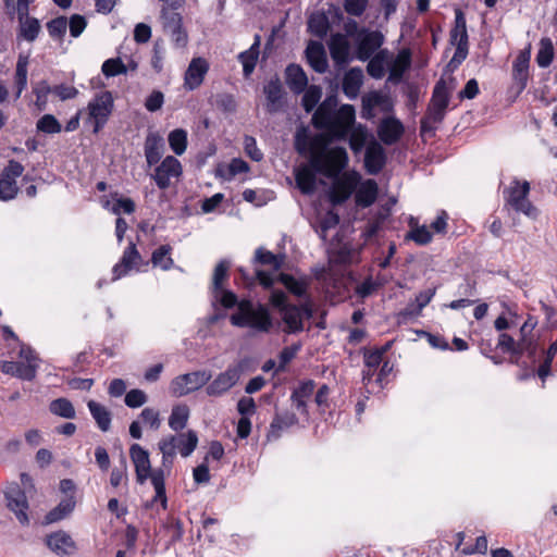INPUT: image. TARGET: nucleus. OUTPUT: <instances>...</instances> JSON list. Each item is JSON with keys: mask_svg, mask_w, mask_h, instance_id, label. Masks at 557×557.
Returning a JSON list of instances; mask_svg holds the SVG:
<instances>
[{"mask_svg": "<svg viewBox=\"0 0 557 557\" xmlns=\"http://www.w3.org/2000/svg\"><path fill=\"white\" fill-rule=\"evenodd\" d=\"M355 120L354 106L343 104L335 110L322 101L313 113L311 122L317 129H325L332 137L344 139L350 132Z\"/></svg>", "mask_w": 557, "mask_h": 557, "instance_id": "f257e3e1", "label": "nucleus"}, {"mask_svg": "<svg viewBox=\"0 0 557 557\" xmlns=\"http://www.w3.org/2000/svg\"><path fill=\"white\" fill-rule=\"evenodd\" d=\"M310 146V164L318 173L329 178H336L346 168L348 154L345 148L327 149V141L323 135H317Z\"/></svg>", "mask_w": 557, "mask_h": 557, "instance_id": "f03ea898", "label": "nucleus"}, {"mask_svg": "<svg viewBox=\"0 0 557 557\" xmlns=\"http://www.w3.org/2000/svg\"><path fill=\"white\" fill-rule=\"evenodd\" d=\"M231 323L239 327H251L260 332H269L272 326L270 314L264 306L253 307L250 300L237 304V312L231 315Z\"/></svg>", "mask_w": 557, "mask_h": 557, "instance_id": "7ed1b4c3", "label": "nucleus"}, {"mask_svg": "<svg viewBox=\"0 0 557 557\" xmlns=\"http://www.w3.org/2000/svg\"><path fill=\"white\" fill-rule=\"evenodd\" d=\"M453 88L454 86L448 87L444 79L435 84L426 113L421 120V133L433 131L435 124L443 121Z\"/></svg>", "mask_w": 557, "mask_h": 557, "instance_id": "20e7f679", "label": "nucleus"}, {"mask_svg": "<svg viewBox=\"0 0 557 557\" xmlns=\"http://www.w3.org/2000/svg\"><path fill=\"white\" fill-rule=\"evenodd\" d=\"M247 368V360L242 359L230 364L225 371L219 373L216 377L207 384L206 394L210 397H221L234 387Z\"/></svg>", "mask_w": 557, "mask_h": 557, "instance_id": "39448f33", "label": "nucleus"}, {"mask_svg": "<svg viewBox=\"0 0 557 557\" xmlns=\"http://www.w3.org/2000/svg\"><path fill=\"white\" fill-rule=\"evenodd\" d=\"M530 183L523 181L520 183L515 180L511 186L504 190L506 202L517 212H521L531 219H536L539 210L529 200Z\"/></svg>", "mask_w": 557, "mask_h": 557, "instance_id": "423d86ee", "label": "nucleus"}, {"mask_svg": "<svg viewBox=\"0 0 557 557\" xmlns=\"http://www.w3.org/2000/svg\"><path fill=\"white\" fill-rule=\"evenodd\" d=\"M114 108V100L111 91L97 94L87 106L88 121L92 123L95 134L99 133L107 124Z\"/></svg>", "mask_w": 557, "mask_h": 557, "instance_id": "0eeeda50", "label": "nucleus"}, {"mask_svg": "<svg viewBox=\"0 0 557 557\" xmlns=\"http://www.w3.org/2000/svg\"><path fill=\"white\" fill-rule=\"evenodd\" d=\"M211 379V372L201 370L176 376L170 385L173 396L182 397L207 385Z\"/></svg>", "mask_w": 557, "mask_h": 557, "instance_id": "6e6552de", "label": "nucleus"}, {"mask_svg": "<svg viewBox=\"0 0 557 557\" xmlns=\"http://www.w3.org/2000/svg\"><path fill=\"white\" fill-rule=\"evenodd\" d=\"M332 180L333 184L330 190V200L336 206L344 203L351 196L359 182V175L357 173H345Z\"/></svg>", "mask_w": 557, "mask_h": 557, "instance_id": "1a4fd4ad", "label": "nucleus"}, {"mask_svg": "<svg viewBox=\"0 0 557 557\" xmlns=\"http://www.w3.org/2000/svg\"><path fill=\"white\" fill-rule=\"evenodd\" d=\"M183 169L181 162L173 156L165 157L159 165L156 166L151 178L160 189L169 188L171 178L180 177Z\"/></svg>", "mask_w": 557, "mask_h": 557, "instance_id": "9d476101", "label": "nucleus"}, {"mask_svg": "<svg viewBox=\"0 0 557 557\" xmlns=\"http://www.w3.org/2000/svg\"><path fill=\"white\" fill-rule=\"evenodd\" d=\"M5 498L8 502V508L14 512L20 523L26 525L29 522L27 516L28 502L25 492L20 487L18 484L14 483L7 487Z\"/></svg>", "mask_w": 557, "mask_h": 557, "instance_id": "9b49d317", "label": "nucleus"}, {"mask_svg": "<svg viewBox=\"0 0 557 557\" xmlns=\"http://www.w3.org/2000/svg\"><path fill=\"white\" fill-rule=\"evenodd\" d=\"M384 44V36L379 30L362 29L359 33L357 58L360 61L369 60Z\"/></svg>", "mask_w": 557, "mask_h": 557, "instance_id": "f8f14e48", "label": "nucleus"}, {"mask_svg": "<svg viewBox=\"0 0 557 557\" xmlns=\"http://www.w3.org/2000/svg\"><path fill=\"white\" fill-rule=\"evenodd\" d=\"M129 456L135 466L137 482L143 484L151 471L149 453L139 444H133L129 448Z\"/></svg>", "mask_w": 557, "mask_h": 557, "instance_id": "ddd939ff", "label": "nucleus"}, {"mask_svg": "<svg viewBox=\"0 0 557 557\" xmlns=\"http://www.w3.org/2000/svg\"><path fill=\"white\" fill-rule=\"evenodd\" d=\"M208 70L209 64L203 58H194L185 72V88L188 90L198 88L202 84Z\"/></svg>", "mask_w": 557, "mask_h": 557, "instance_id": "4468645a", "label": "nucleus"}, {"mask_svg": "<svg viewBox=\"0 0 557 557\" xmlns=\"http://www.w3.org/2000/svg\"><path fill=\"white\" fill-rule=\"evenodd\" d=\"M263 92L267 98L265 109L269 113L273 114L282 110L284 90L277 77L272 78L263 87Z\"/></svg>", "mask_w": 557, "mask_h": 557, "instance_id": "2eb2a0df", "label": "nucleus"}, {"mask_svg": "<svg viewBox=\"0 0 557 557\" xmlns=\"http://www.w3.org/2000/svg\"><path fill=\"white\" fill-rule=\"evenodd\" d=\"M144 150L148 166L158 164L164 152L163 137L158 133H149L145 140Z\"/></svg>", "mask_w": 557, "mask_h": 557, "instance_id": "dca6fc26", "label": "nucleus"}, {"mask_svg": "<svg viewBox=\"0 0 557 557\" xmlns=\"http://www.w3.org/2000/svg\"><path fill=\"white\" fill-rule=\"evenodd\" d=\"M285 324L284 332L288 334L299 333L304 330L302 310L297 305H288L280 311Z\"/></svg>", "mask_w": 557, "mask_h": 557, "instance_id": "f3484780", "label": "nucleus"}, {"mask_svg": "<svg viewBox=\"0 0 557 557\" xmlns=\"http://www.w3.org/2000/svg\"><path fill=\"white\" fill-rule=\"evenodd\" d=\"M377 133L385 145H393L404 134V126L396 117H386L381 122Z\"/></svg>", "mask_w": 557, "mask_h": 557, "instance_id": "a211bd4d", "label": "nucleus"}, {"mask_svg": "<svg viewBox=\"0 0 557 557\" xmlns=\"http://www.w3.org/2000/svg\"><path fill=\"white\" fill-rule=\"evenodd\" d=\"M385 152L383 147L376 143H371L364 153V165L370 174H377L385 164Z\"/></svg>", "mask_w": 557, "mask_h": 557, "instance_id": "6ab92c4d", "label": "nucleus"}, {"mask_svg": "<svg viewBox=\"0 0 557 557\" xmlns=\"http://www.w3.org/2000/svg\"><path fill=\"white\" fill-rule=\"evenodd\" d=\"M306 57L315 72L322 74L327 70L326 53L321 42L311 41L306 49Z\"/></svg>", "mask_w": 557, "mask_h": 557, "instance_id": "aec40b11", "label": "nucleus"}, {"mask_svg": "<svg viewBox=\"0 0 557 557\" xmlns=\"http://www.w3.org/2000/svg\"><path fill=\"white\" fill-rule=\"evenodd\" d=\"M285 75L286 84L294 94L299 95L305 91L308 85V77L300 65L289 64L285 70Z\"/></svg>", "mask_w": 557, "mask_h": 557, "instance_id": "412c9836", "label": "nucleus"}, {"mask_svg": "<svg viewBox=\"0 0 557 557\" xmlns=\"http://www.w3.org/2000/svg\"><path fill=\"white\" fill-rule=\"evenodd\" d=\"M37 368V364H25L14 361H3L1 363V371L3 373L25 381H32L36 377Z\"/></svg>", "mask_w": 557, "mask_h": 557, "instance_id": "4be33fe9", "label": "nucleus"}, {"mask_svg": "<svg viewBox=\"0 0 557 557\" xmlns=\"http://www.w3.org/2000/svg\"><path fill=\"white\" fill-rule=\"evenodd\" d=\"M363 83V72L360 67H351L343 77V92L349 98H357Z\"/></svg>", "mask_w": 557, "mask_h": 557, "instance_id": "5701e85b", "label": "nucleus"}, {"mask_svg": "<svg viewBox=\"0 0 557 557\" xmlns=\"http://www.w3.org/2000/svg\"><path fill=\"white\" fill-rule=\"evenodd\" d=\"M317 173L310 163L309 165H301L296 170L295 181L302 194L310 195L315 190Z\"/></svg>", "mask_w": 557, "mask_h": 557, "instance_id": "b1692460", "label": "nucleus"}, {"mask_svg": "<svg viewBox=\"0 0 557 557\" xmlns=\"http://www.w3.org/2000/svg\"><path fill=\"white\" fill-rule=\"evenodd\" d=\"M330 54L336 64H345L349 59V44L342 34H335L331 37L329 44Z\"/></svg>", "mask_w": 557, "mask_h": 557, "instance_id": "393cba45", "label": "nucleus"}, {"mask_svg": "<svg viewBox=\"0 0 557 557\" xmlns=\"http://www.w3.org/2000/svg\"><path fill=\"white\" fill-rule=\"evenodd\" d=\"M315 383L312 380L301 382L292 393L290 399L296 409L301 413H307V400L312 396Z\"/></svg>", "mask_w": 557, "mask_h": 557, "instance_id": "a878e982", "label": "nucleus"}, {"mask_svg": "<svg viewBox=\"0 0 557 557\" xmlns=\"http://www.w3.org/2000/svg\"><path fill=\"white\" fill-rule=\"evenodd\" d=\"M411 64V54L407 49H403L397 54L396 59L393 61L389 67L388 82L393 84H398L404 73L409 69Z\"/></svg>", "mask_w": 557, "mask_h": 557, "instance_id": "bb28decb", "label": "nucleus"}, {"mask_svg": "<svg viewBox=\"0 0 557 557\" xmlns=\"http://www.w3.org/2000/svg\"><path fill=\"white\" fill-rule=\"evenodd\" d=\"M381 107L384 111H387L391 107L387 96L380 91H370L362 97V116H373L372 111L374 108Z\"/></svg>", "mask_w": 557, "mask_h": 557, "instance_id": "cd10ccee", "label": "nucleus"}, {"mask_svg": "<svg viewBox=\"0 0 557 557\" xmlns=\"http://www.w3.org/2000/svg\"><path fill=\"white\" fill-rule=\"evenodd\" d=\"M259 47H260V36L256 35L255 42L251 47L239 53L238 59L243 64V73L245 77H249L253 72L258 57H259Z\"/></svg>", "mask_w": 557, "mask_h": 557, "instance_id": "c85d7f7f", "label": "nucleus"}, {"mask_svg": "<svg viewBox=\"0 0 557 557\" xmlns=\"http://www.w3.org/2000/svg\"><path fill=\"white\" fill-rule=\"evenodd\" d=\"M46 543L48 547L58 555L69 553V548L74 547L72 537L62 531L55 532L47 536Z\"/></svg>", "mask_w": 557, "mask_h": 557, "instance_id": "c756f323", "label": "nucleus"}, {"mask_svg": "<svg viewBox=\"0 0 557 557\" xmlns=\"http://www.w3.org/2000/svg\"><path fill=\"white\" fill-rule=\"evenodd\" d=\"M87 406H88V409H89L92 418L95 419L98 428L102 432L109 431L110 426H111V420H112V414H111L110 410L107 407H104L103 405H101L95 400H89Z\"/></svg>", "mask_w": 557, "mask_h": 557, "instance_id": "7c9ffc66", "label": "nucleus"}, {"mask_svg": "<svg viewBox=\"0 0 557 557\" xmlns=\"http://www.w3.org/2000/svg\"><path fill=\"white\" fill-rule=\"evenodd\" d=\"M176 449L183 457H188L196 449L198 444L197 433L193 430L175 435Z\"/></svg>", "mask_w": 557, "mask_h": 557, "instance_id": "2f4dec72", "label": "nucleus"}, {"mask_svg": "<svg viewBox=\"0 0 557 557\" xmlns=\"http://www.w3.org/2000/svg\"><path fill=\"white\" fill-rule=\"evenodd\" d=\"M450 42L468 44L467 24L463 12L460 9L455 11V25L450 30Z\"/></svg>", "mask_w": 557, "mask_h": 557, "instance_id": "473e14b6", "label": "nucleus"}, {"mask_svg": "<svg viewBox=\"0 0 557 557\" xmlns=\"http://www.w3.org/2000/svg\"><path fill=\"white\" fill-rule=\"evenodd\" d=\"M529 58L528 53L521 52L513 62V78L519 83L521 90L527 86Z\"/></svg>", "mask_w": 557, "mask_h": 557, "instance_id": "72a5a7b5", "label": "nucleus"}, {"mask_svg": "<svg viewBox=\"0 0 557 557\" xmlns=\"http://www.w3.org/2000/svg\"><path fill=\"white\" fill-rule=\"evenodd\" d=\"M309 30L317 37L323 38L330 28L327 16L322 12H314L308 21Z\"/></svg>", "mask_w": 557, "mask_h": 557, "instance_id": "f704fd0d", "label": "nucleus"}, {"mask_svg": "<svg viewBox=\"0 0 557 557\" xmlns=\"http://www.w3.org/2000/svg\"><path fill=\"white\" fill-rule=\"evenodd\" d=\"M376 196H377V185L374 181L369 180L358 190V193L356 195V201L359 206L367 208L375 201Z\"/></svg>", "mask_w": 557, "mask_h": 557, "instance_id": "c9c22d12", "label": "nucleus"}, {"mask_svg": "<svg viewBox=\"0 0 557 557\" xmlns=\"http://www.w3.org/2000/svg\"><path fill=\"white\" fill-rule=\"evenodd\" d=\"M74 507L75 500L73 497L62 499L55 508L48 512V515L46 516V522L53 523L59 520H62L73 511Z\"/></svg>", "mask_w": 557, "mask_h": 557, "instance_id": "e433bc0d", "label": "nucleus"}, {"mask_svg": "<svg viewBox=\"0 0 557 557\" xmlns=\"http://www.w3.org/2000/svg\"><path fill=\"white\" fill-rule=\"evenodd\" d=\"M148 478H150L156 491L154 500H160L162 507L165 509L168 499L165 495L164 471L162 469L151 470Z\"/></svg>", "mask_w": 557, "mask_h": 557, "instance_id": "4c0bfd02", "label": "nucleus"}, {"mask_svg": "<svg viewBox=\"0 0 557 557\" xmlns=\"http://www.w3.org/2000/svg\"><path fill=\"white\" fill-rule=\"evenodd\" d=\"M171 250L172 248L170 245H162L156 249L151 256L152 264L154 267H160L164 271L170 270L174 264V261L170 256Z\"/></svg>", "mask_w": 557, "mask_h": 557, "instance_id": "58836bf2", "label": "nucleus"}, {"mask_svg": "<svg viewBox=\"0 0 557 557\" xmlns=\"http://www.w3.org/2000/svg\"><path fill=\"white\" fill-rule=\"evenodd\" d=\"M297 421L298 419L293 412L285 411L282 413H276L273 421L271 422V433L278 437L282 430L296 424Z\"/></svg>", "mask_w": 557, "mask_h": 557, "instance_id": "ea45409f", "label": "nucleus"}, {"mask_svg": "<svg viewBox=\"0 0 557 557\" xmlns=\"http://www.w3.org/2000/svg\"><path fill=\"white\" fill-rule=\"evenodd\" d=\"M168 141L173 152L181 156L187 148V132L183 128H176L170 132Z\"/></svg>", "mask_w": 557, "mask_h": 557, "instance_id": "a19ab883", "label": "nucleus"}, {"mask_svg": "<svg viewBox=\"0 0 557 557\" xmlns=\"http://www.w3.org/2000/svg\"><path fill=\"white\" fill-rule=\"evenodd\" d=\"M174 9L171 7V9L163 8L161 10L162 26L165 34L174 32L183 25L181 14L175 12Z\"/></svg>", "mask_w": 557, "mask_h": 557, "instance_id": "79ce46f5", "label": "nucleus"}, {"mask_svg": "<svg viewBox=\"0 0 557 557\" xmlns=\"http://www.w3.org/2000/svg\"><path fill=\"white\" fill-rule=\"evenodd\" d=\"M49 409L53 414L65 419H74L76 416L73 404L66 398L54 399L51 401Z\"/></svg>", "mask_w": 557, "mask_h": 557, "instance_id": "37998d69", "label": "nucleus"}, {"mask_svg": "<svg viewBox=\"0 0 557 557\" xmlns=\"http://www.w3.org/2000/svg\"><path fill=\"white\" fill-rule=\"evenodd\" d=\"M189 410L186 406H176L169 418V426L174 431H181L186 426Z\"/></svg>", "mask_w": 557, "mask_h": 557, "instance_id": "c03bdc74", "label": "nucleus"}, {"mask_svg": "<svg viewBox=\"0 0 557 557\" xmlns=\"http://www.w3.org/2000/svg\"><path fill=\"white\" fill-rule=\"evenodd\" d=\"M278 280L295 296L304 297L306 295L307 284L305 281L296 280L294 276L286 273H281Z\"/></svg>", "mask_w": 557, "mask_h": 557, "instance_id": "a18cd8bd", "label": "nucleus"}, {"mask_svg": "<svg viewBox=\"0 0 557 557\" xmlns=\"http://www.w3.org/2000/svg\"><path fill=\"white\" fill-rule=\"evenodd\" d=\"M18 187L15 180L9 174H1L0 177V200L9 201L16 197Z\"/></svg>", "mask_w": 557, "mask_h": 557, "instance_id": "49530a36", "label": "nucleus"}, {"mask_svg": "<svg viewBox=\"0 0 557 557\" xmlns=\"http://www.w3.org/2000/svg\"><path fill=\"white\" fill-rule=\"evenodd\" d=\"M554 58V47L549 38H542L540 42V50L536 54V62L540 67H547L550 65Z\"/></svg>", "mask_w": 557, "mask_h": 557, "instance_id": "de8ad7c7", "label": "nucleus"}, {"mask_svg": "<svg viewBox=\"0 0 557 557\" xmlns=\"http://www.w3.org/2000/svg\"><path fill=\"white\" fill-rule=\"evenodd\" d=\"M305 90L306 91L302 96V107H304L305 111L309 113L319 103V101L322 97V88L317 85H311Z\"/></svg>", "mask_w": 557, "mask_h": 557, "instance_id": "09e8293b", "label": "nucleus"}, {"mask_svg": "<svg viewBox=\"0 0 557 557\" xmlns=\"http://www.w3.org/2000/svg\"><path fill=\"white\" fill-rule=\"evenodd\" d=\"M159 449L162 453V463L168 466L172 463V460L176 454V441L175 435H171L162 438L159 442Z\"/></svg>", "mask_w": 557, "mask_h": 557, "instance_id": "8fccbe9b", "label": "nucleus"}, {"mask_svg": "<svg viewBox=\"0 0 557 557\" xmlns=\"http://www.w3.org/2000/svg\"><path fill=\"white\" fill-rule=\"evenodd\" d=\"M228 269H230V262L226 260H221L213 271V277H212V292L218 293L222 288L223 282L228 276Z\"/></svg>", "mask_w": 557, "mask_h": 557, "instance_id": "3c124183", "label": "nucleus"}, {"mask_svg": "<svg viewBox=\"0 0 557 557\" xmlns=\"http://www.w3.org/2000/svg\"><path fill=\"white\" fill-rule=\"evenodd\" d=\"M23 22V18L21 21V35L22 37L27 41H34L40 30L39 22L34 17H27Z\"/></svg>", "mask_w": 557, "mask_h": 557, "instance_id": "603ef678", "label": "nucleus"}, {"mask_svg": "<svg viewBox=\"0 0 557 557\" xmlns=\"http://www.w3.org/2000/svg\"><path fill=\"white\" fill-rule=\"evenodd\" d=\"M36 126L39 132L46 134H57L60 133L62 129L61 124L52 114H45L44 116H41L38 120Z\"/></svg>", "mask_w": 557, "mask_h": 557, "instance_id": "864d4df0", "label": "nucleus"}, {"mask_svg": "<svg viewBox=\"0 0 557 557\" xmlns=\"http://www.w3.org/2000/svg\"><path fill=\"white\" fill-rule=\"evenodd\" d=\"M15 84L17 87L16 97L18 98L22 91L25 89L27 85V59L18 58L15 71Z\"/></svg>", "mask_w": 557, "mask_h": 557, "instance_id": "5fc2aeb1", "label": "nucleus"}, {"mask_svg": "<svg viewBox=\"0 0 557 557\" xmlns=\"http://www.w3.org/2000/svg\"><path fill=\"white\" fill-rule=\"evenodd\" d=\"M101 70L107 77H113L120 74H125L127 72L125 64L120 58L106 60Z\"/></svg>", "mask_w": 557, "mask_h": 557, "instance_id": "6e6d98bb", "label": "nucleus"}, {"mask_svg": "<svg viewBox=\"0 0 557 557\" xmlns=\"http://www.w3.org/2000/svg\"><path fill=\"white\" fill-rule=\"evenodd\" d=\"M141 257L134 243H129L128 247L124 250L121 258V263L124 268L132 270L135 265L139 264Z\"/></svg>", "mask_w": 557, "mask_h": 557, "instance_id": "4d7b16f0", "label": "nucleus"}, {"mask_svg": "<svg viewBox=\"0 0 557 557\" xmlns=\"http://www.w3.org/2000/svg\"><path fill=\"white\" fill-rule=\"evenodd\" d=\"M255 261L260 264L272 265L274 271L281 268V261L277 257L263 248H258L255 252Z\"/></svg>", "mask_w": 557, "mask_h": 557, "instance_id": "13d9d810", "label": "nucleus"}, {"mask_svg": "<svg viewBox=\"0 0 557 557\" xmlns=\"http://www.w3.org/2000/svg\"><path fill=\"white\" fill-rule=\"evenodd\" d=\"M66 28H67V20L65 16L55 17V18L51 20L50 22H48V24H47V29H48L49 35L51 37L59 38V39L63 38V36L66 33Z\"/></svg>", "mask_w": 557, "mask_h": 557, "instance_id": "bf43d9fd", "label": "nucleus"}, {"mask_svg": "<svg viewBox=\"0 0 557 557\" xmlns=\"http://www.w3.org/2000/svg\"><path fill=\"white\" fill-rule=\"evenodd\" d=\"M407 238L413 240L418 245H426L432 239V233L426 228V226H417L407 234Z\"/></svg>", "mask_w": 557, "mask_h": 557, "instance_id": "052dcab7", "label": "nucleus"}, {"mask_svg": "<svg viewBox=\"0 0 557 557\" xmlns=\"http://www.w3.org/2000/svg\"><path fill=\"white\" fill-rule=\"evenodd\" d=\"M124 401H125V405L129 408H138V407L143 406L144 404H146L147 395L144 391L134 388V389H131L125 395Z\"/></svg>", "mask_w": 557, "mask_h": 557, "instance_id": "680f3d73", "label": "nucleus"}, {"mask_svg": "<svg viewBox=\"0 0 557 557\" xmlns=\"http://www.w3.org/2000/svg\"><path fill=\"white\" fill-rule=\"evenodd\" d=\"M51 91H53V89L50 88L46 81L39 82L34 87V92L36 95V104L40 110L45 109L47 103V97Z\"/></svg>", "mask_w": 557, "mask_h": 557, "instance_id": "e2e57ef3", "label": "nucleus"}, {"mask_svg": "<svg viewBox=\"0 0 557 557\" xmlns=\"http://www.w3.org/2000/svg\"><path fill=\"white\" fill-rule=\"evenodd\" d=\"M70 28V34L72 37H78L87 26L86 18L81 14H74L70 17L67 23Z\"/></svg>", "mask_w": 557, "mask_h": 557, "instance_id": "0e129e2a", "label": "nucleus"}, {"mask_svg": "<svg viewBox=\"0 0 557 557\" xmlns=\"http://www.w3.org/2000/svg\"><path fill=\"white\" fill-rule=\"evenodd\" d=\"M339 223V216L337 213L333 211H327L326 214L320 222V236L325 239L326 232L331 228H334Z\"/></svg>", "mask_w": 557, "mask_h": 557, "instance_id": "69168bd1", "label": "nucleus"}, {"mask_svg": "<svg viewBox=\"0 0 557 557\" xmlns=\"http://www.w3.org/2000/svg\"><path fill=\"white\" fill-rule=\"evenodd\" d=\"M140 418L144 423L149 424V426L152 430H158L161 424L159 411L153 408H145L141 413Z\"/></svg>", "mask_w": 557, "mask_h": 557, "instance_id": "338daca9", "label": "nucleus"}, {"mask_svg": "<svg viewBox=\"0 0 557 557\" xmlns=\"http://www.w3.org/2000/svg\"><path fill=\"white\" fill-rule=\"evenodd\" d=\"M368 7V0H345V11L352 16H361Z\"/></svg>", "mask_w": 557, "mask_h": 557, "instance_id": "774afa93", "label": "nucleus"}]
</instances>
